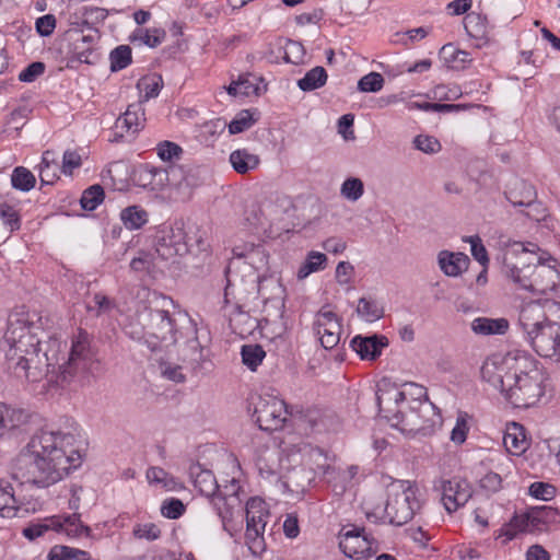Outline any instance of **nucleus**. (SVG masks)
<instances>
[{"mask_svg":"<svg viewBox=\"0 0 560 560\" xmlns=\"http://www.w3.org/2000/svg\"><path fill=\"white\" fill-rule=\"evenodd\" d=\"M241 355L242 362L250 371H256L266 357V352L260 345H244L241 350Z\"/></svg>","mask_w":560,"mask_h":560,"instance_id":"41","label":"nucleus"},{"mask_svg":"<svg viewBox=\"0 0 560 560\" xmlns=\"http://www.w3.org/2000/svg\"><path fill=\"white\" fill-rule=\"evenodd\" d=\"M253 122L250 114L247 110H243L229 124V132L231 135L241 133L248 129Z\"/></svg>","mask_w":560,"mask_h":560,"instance_id":"57","label":"nucleus"},{"mask_svg":"<svg viewBox=\"0 0 560 560\" xmlns=\"http://www.w3.org/2000/svg\"><path fill=\"white\" fill-rule=\"evenodd\" d=\"M380 413L393 422L401 425V430L424 431L431 424L428 419L420 421L424 415H435V406L429 401L427 388L416 383L405 384L402 390L396 388L380 389L377 393Z\"/></svg>","mask_w":560,"mask_h":560,"instance_id":"5","label":"nucleus"},{"mask_svg":"<svg viewBox=\"0 0 560 560\" xmlns=\"http://www.w3.org/2000/svg\"><path fill=\"white\" fill-rule=\"evenodd\" d=\"M327 257L325 254L319 252H310L306 256L305 261L298 270V278L305 279L311 273L324 269Z\"/></svg>","mask_w":560,"mask_h":560,"instance_id":"39","label":"nucleus"},{"mask_svg":"<svg viewBox=\"0 0 560 560\" xmlns=\"http://www.w3.org/2000/svg\"><path fill=\"white\" fill-rule=\"evenodd\" d=\"M530 293L560 299V262L547 252H541L534 262Z\"/></svg>","mask_w":560,"mask_h":560,"instance_id":"8","label":"nucleus"},{"mask_svg":"<svg viewBox=\"0 0 560 560\" xmlns=\"http://www.w3.org/2000/svg\"><path fill=\"white\" fill-rule=\"evenodd\" d=\"M45 71V65L43 62L36 61L28 65L24 70H22L19 74V80L22 82H33L42 75Z\"/></svg>","mask_w":560,"mask_h":560,"instance_id":"61","label":"nucleus"},{"mask_svg":"<svg viewBox=\"0 0 560 560\" xmlns=\"http://www.w3.org/2000/svg\"><path fill=\"white\" fill-rule=\"evenodd\" d=\"M233 257L225 268L226 288L240 287L248 293H257L265 304V312L268 304L278 310L282 317L284 302V289L278 279L260 276L258 272L268 269L269 253L262 243L243 242L235 244L232 248Z\"/></svg>","mask_w":560,"mask_h":560,"instance_id":"4","label":"nucleus"},{"mask_svg":"<svg viewBox=\"0 0 560 560\" xmlns=\"http://www.w3.org/2000/svg\"><path fill=\"white\" fill-rule=\"evenodd\" d=\"M439 266L450 277H457L468 268L469 257L464 253L442 250L439 253Z\"/></svg>","mask_w":560,"mask_h":560,"instance_id":"28","label":"nucleus"},{"mask_svg":"<svg viewBox=\"0 0 560 560\" xmlns=\"http://www.w3.org/2000/svg\"><path fill=\"white\" fill-rule=\"evenodd\" d=\"M73 434L40 430L33 434L13 463V477L21 483L46 488L62 480L81 463Z\"/></svg>","mask_w":560,"mask_h":560,"instance_id":"3","label":"nucleus"},{"mask_svg":"<svg viewBox=\"0 0 560 560\" xmlns=\"http://www.w3.org/2000/svg\"><path fill=\"white\" fill-rule=\"evenodd\" d=\"M2 350L7 370L19 380L66 387L83 384L98 369L89 334L79 330L66 357V343L57 338L54 323L36 313H14L9 316Z\"/></svg>","mask_w":560,"mask_h":560,"instance_id":"1","label":"nucleus"},{"mask_svg":"<svg viewBox=\"0 0 560 560\" xmlns=\"http://www.w3.org/2000/svg\"><path fill=\"white\" fill-rule=\"evenodd\" d=\"M534 260L516 250H506L503 255L502 272L518 290L530 291Z\"/></svg>","mask_w":560,"mask_h":560,"instance_id":"13","label":"nucleus"},{"mask_svg":"<svg viewBox=\"0 0 560 560\" xmlns=\"http://www.w3.org/2000/svg\"><path fill=\"white\" fill-rule=\"evenodd\" d=\"M34 174L24 166H16L11 174V185L20 191H30L35 187Z\"/></svg>","mask_w":560,"mask_h":560,"instance_id":"38","label":"nucleus"},{"mask_svg":"<svg viewBox=\"0 0 560 560\" xmlns=\"http://www.w3.org/2000/svg\"><path fill=\"white\" fill-rule=\"evenodd\" d=\"M288 415L285 402L271 395L260 396L254 412L259 429L270 432L282 429Z\"/></svg>","mask_w":560,"mask_h":560,"instance_id":"12","label":"nucleus"},{"mask_svg":"<svg viewBox=\"0 0 560 560\" xmlns=\"http://www.w3.org/2000/svg\"><path fill=\"white\" fill-rule=\"evenodd\" d=\"M384 78L378 72H370L358 82V90L365 93H375L382 90Z\"/></svg>","mask_w":560,"mask_h":560,"instance_id":"50","label":"nucleus"},{"mask_svg":"<svg viewBox=\"0 0 560 560\" xmlns=\"http://www.w3.org/2000/svg\"><path fill=\"white\" fill-rule=\"evenodd\" d=\"M542 306L536 302H530L521 308L518 323L526 337L538 331L542 325L549 323Z\"/></svg>","mask_w":560,"mask_h":560,"instance_id":"23","label":"nucleus"},{"mask_svg":"<svg viewBox=\"0 0 560 560\" xmlns=\"http://www.w3.org/2000/svg\"><path fill=\"white\" fill-rule=\"evenodd\" d=\"M161 514L170 520H177L186 512V506L182 500L177 498L165 499L161 504Z\"/></svg>","mask_w":560,"mask_h":560,"instance_id":"49","label":"nucleus"},{"mask_svg":"<svg viewBox=\"0 0 560 560\" xmlns=\"http://www.w3.org/2000/svg\"><path fill=\"white\" fill-rule=\"evenodd\" d=\"M388 346V339L383 335L368 337L355 336L350 341V347L362 360L373 361L382 354V350Z\"/></svg>","mask_w":560,"mask_h":560,"instance_id":"20","label":"nucleus"},{"mask_svg":"<svg viewBox=\"0 0 560 560\" xmlns=\"http://www.w3.org/2000/svg\"><path fill=\"white\" fill-rule=\"evenodd\" d=\"M132 535L137 539L153 541L160 538L161 529L154 523L137 524L133 526Z\"/></svg>","mask_w":560,"mask_h":560,"instance_id":"51","label":"nucleus"},{"mask_svg":"<svg viewBox=\"0 0 560 560\" xmlns=\"http://www.w3.org/2000/svg\"><path fill=\"white\" fill-rule=\"evenodd\" d=\"M364 192L363 182L358 177L347 178L340 188V194L343 198L350 201L359 200Z\"/></svg>","mask_w":560,"mask_h":560,"instance_id":"48","label":"nucleus"},{"mask_svg":"<svg viewBox=\"0 0 560 560\" xmlns=\"http://www.w3.org/2000/svg\"><path fill=\"white\" fill-rule=\"evenodd\" d=\"M509 328V323L504 318H487V317H478L472 320L471 329L474 332L478 335H494V334H504Z\"/></svg>","mask_w":560,"mask_h":560,"instance_id":"32","label":"nucleus"},{"mask_svg":"<svg viewBox=\"0 0 560 560\" xmlns=\"http://www.w3.org/2000/svg\"><path fill=\"white\" fill-rule=\"evenodd\" d=\"M464 27L468 36L477 40L478 47L489 43L490 27L485 15L476 12L468 13L464 19Z\"/></svg>","mask_w":560,"mask_h":560,"instance_id":"25","label":"nucleus"},{"mask_svg":"<svg viewBox=\"0 0 560 560\" xmlns=\"http://www.w3.org/2000/svg\"><path fill=\"white\" fill-rule=\"evenodd\" d=\"M229 161L233 170L241 175L255 171L260 164L259 155L245 148L232 151Z\"/></svg>","mask_w":560,"mask_h":560,"instance_id":"30","label":"nucleus"},{"mask_svg":"<svg viewBox=\"0 0 560 560\" xmlns=\"http://www.w3.org/2000/svg\"><path fill=\"white\" fill-rule=\"evenodd\" d=\"M30 113L31 110L27 106H20L10 114L8 124L15 130H19L24 125Z\"/></svg>","mask_w":560,"mask_h":560,"instance_id":"64","label":"nucleus"},{"mask_svg":"<svg viewBox=\"0 0 560 560\" xmlns=\"http://www.w3.org/2000/svg\"><path fill=\"white\" fill-rule=\"evenodd\" d=\"M544 377L537 368L524 372L515 368L513 380L509 383L504 397L515 408L535 406L545 393Z\"/></svg>","mask_w":560,"mask_h":560,"instance_id":"7","label":"nucleus"},{"mask_svg":"<svg viewBox=\"0 0 560 560\" xmlns=\"http://www.w3.org/2000/svg\"><path fill=\"white\" fill-rule=\"evenodd\" d=\"M36 32L43 36L47 37L54 33L56 27V18L54 14H46L36 20L35 23Z\"/></svg>","mask_w":560,"mask_h":560,"instance_id":"60","label":"nucleus"},{"mask_svg":"<svg viewBox=\"0 0 560 560\" xmlns=\"http://www.w3.org/2000/svg\"><path fill=\"white\" fill-rule=\"evenodd\" d=\"M48 560H91L88 551L69 546H55L48 553Z\"/></svg>","mask_w":560,"mask_h":560,"instance_id":"40","label":"nucleus"},{"mask_svg":"<svg viewBox=\"0 0 560 560\" xmlns=\"http://www.w3.org/2000/svg\"><path fill=\"white\" fill-rule=\"evenodd\" d=\"M413 142L416 148L424 153H435L441 149L438 139L430 136H417Z\"/></svg>","mask_w":560,"mask_h":560,"instance_id":"58","label":"nucleus"},{"mask_svg":"<svg viewBox=\"0 0 560 560\" xmlns=\"http://www.w3.org/2000/svg\"><path fill=\"white\" fill-rule=\"evenodd\" d=\"M211 504L217 512L222 525V529L228 532L231 536L228 525L232 521L234 513L241 510L242 500L240 497L225 498L224 495L214 494L211 499Z\"/></svg>","mask_w":560,"mask_h":560,"instance_id":"24","label":"nucleus"},{"mask_svg":"<svg viewBox=\"0 0 560 560\" xmlns=\"http://www.w3.org/2000/svg\"><path fill=\"white\" fill-rule=\"evenodd\" d=\"M527 340L537 354L555 359L559 347L560 327L556 323L549 322L542 325L538 331L527 337Z\"/></svg>","mask_w":560,"mask_h":560,"instance_id":"18","label":"nucleus"},{"mask_svg":"<svg viewBox=\"0 0 560 560\" xmlns=\"http://www.w3.org/2000/svg\"><path fill=\"white\" fill-rule=\"evenodd\" d=\"M80 517L81 515L77 512L71 515H54V520H58L59 523V525L56 526L55 532L65 534L71 538L90 536L91 528L84 525Z\"/></svg>","mask_w":560,"mask_h":560,"instance_id":"26","label":"nucleus"},{"mask_svg":"<svg viewBox=\"0 0 560 560\" xmlns=\"http://www.w3.org/2000/svg\"><path fill=\"white\" fill-rule=\"evenodd\" d=\"M81 156L75 151H66L62 156V172L66 175H71L74 168L80 167Z\"/></svg>","mask_w":560,"mask_h":560,"instance_id":"63","label":"nucleus"},{"mask_svg":"<svg viewBox=\"0 0 560 560\" xmlns=\"http://www.w3.org/2000/svg\"><path fill=\"white\" fill-rule=\"evenodd\" d=\"M110 70L113 72L120 71L131 63V48L127 45L116 47L109 54Z\"/></svg>","mask_w":560,"mask_h":560,"instance_id":"44","label":"nucleus"},{"mask_svg":"<svg viewBox=\"0 0 560 560\" xmlns=\"http://www.w3.org/2000/svg\"><path fill=\"white\" fill-rule=\"evenodd\" d=\"M58 520H54V516L46 517L39 523L30 524L27 527L23 529V535L30 539L34 540L40 536H43L48 530H54L56 526H58Z\"/></svg>","mask_w":560,"mask_h":560,"instance_id":"45","label":"nucleus"},{"mask_svg":"<svg viewBox=\"0 0 560 560\" xmlns=\"http://www.w3.org/2000/svg\"><path fill=\"white\" fill-rule=\"evenodd\" d=\"M145 116L143 101L130 104L115 121L116 131L135 135L144 127Z\"/></svg>","mask_w":560,"mask_h":560,"instance_id":"22","label":"nucleus"},{"mask_svg":"<svg viewBox=\"0 0 560 560\" xmlns=\"http://www.w3.org/2000/svg\"><path fill=\"white\" fill-rule=\"evenodd\" d=\"M120 220L128 230H138L147 224L149 220L148 212L139 206H129L121 210Z\"/></svg>","mask_w":560,"mask_h":560,"instance_id":"33","label":"nucleus"},{"mask_svg":"<svg viewBox=\"0 0 560 560\" xmlns=\"http://www.w3.org/2000/svg\"><path fill=\"white\" fill-rule=\"evenodd\" d=\"M147 479L150 483L159 485L166 491H182L184 485L161 467H150L147 470Z\"/></svg>","mask_w":560,"mask_h":560,"instance_id":"31","label":"nucleus"},{"mask_svg":"<svg viewBox=\"0 0 560 560\" xmlns=\"http://www.w3.org/2000/svg\"><path fill=\"white\" fill-rule=\"evenodd\" d=\"M442 493V502L448 513L457 511L465 505L471 497V489L467 481L460 478L450 480L442 479L439 486Z\"/></svg>","mask_w":560,"mask_h":560,"instance_id":"16","label":"nucleus"},{"mask_svg":"<svg viewBox=\"0 0 560 560\" xmlns=\"http://www.w3.org/2000/svg\"><path fill=\"white\" fill-rule=\"evenodd\" d=\"M194 485L202 495L209 499L219 491L217 479L210 470H200L197 472L194 479Z\"/></svg>","mask_w":560,"mask_h":560,"instance_id":"37","label":"nucleus"},{"mask_svg":"<svg viewBox=\"0 0 560 560\" xmlns=\"http://www.w3.org/2000/svg\"><path fill=\"white\" fill-rule=\"evenodd\" d=\"M468 433V424L465 416H458L456 424L451 432V440L454 443L462 444L466 441Z\"/></svg>","mask_w":560,"mask_h":560,"instance_id":"62","label":"nucleus"},{"mask_svg":"<svg viewBox=\"0 0 560 560\" xmlns=\"http://www.w3.org/2000/svg\"><path fill=\"white\" fill-rule=\"evenodd\" d=\"M68 42V52L80 62L94 65L98 60L96 45L101 38L100 32L88 22L81 26L70 27L65 33Z\"/></svg>","mask_w":560,"mask_h":560,"instance_id":"9","label":"nucleus"},{"mask_svg":"<svg viewBox=\"0 0 560 560\" xmlns=\"http://www.w3.org/2000/svg\"><path fill=\"white\" fill-rule=\"evenodd\" d=\"M465 242L470 244L471 255L474 258L479 261L482 266H486L489 262L487 249L483 246L481 238L478 235L467 236L464 238Z\"/></svg>","mask_w":560,"mask_h":560,"instance_id":"56","label":"nucleus"},{"mask_svg":"<svg viewBox=\"0 0 560 560\" xmlns=\"http://www.w3.org/2000/svg\"><path fill=\"white\" fill-rule=\"evenodd\" d=\"M261 79L253 74H242L238 77L236 81H232L231 84L226 88V92L231 96H258L261 93V88L259 82Z\"/></svg>","mask_w":560,"mask_h":560,"instance_id":"29","label":"nucleus"},{"mask_svg":"<svg viewBox=\"0 0 560 560\" xmlns=\"http://www.w3.org/2000/svg\"><path fill=\"white\" fill-rule=\"evenodd\" d=\"M305 48L296 40H289L285 46V60L288 62L300 65L304 62Z\"/></svg>","mask_w":560,"mask_h":560,"instance_id":"55","label":"nucleus"},{"mask_svg":"<svg viewBox=\"0 0 560 560\" xmlns=\"http://www.w3.org/2000/svg\"><path fill=\"white\" fill-rule=\"evenodd\" d=\"M163 81L160 75H144L137 82V89L141 94L140 101L147 102L150 98L156 97L162 89Z\"/></svg>","mask_w":560,"mask_h":560,"instance_id":"36","label":"nucleus"},{"mask_svg":"<svg viewBox=\"0 0 560 560\" xmlns=\"http://www.w3.org/2000/svg\"><path fill=\"white\" fill-rule=\"evenodd\" d=\"M558 511L548 505L533 506L526 512L516 514L504 529L508 539H513L518 533H540L549 524L555 523Z\"/></svg>","mask_w":560,"mask_h":560,"instance_id":"11","label":"nucleus"},{"mask_svg":"<svg viewBox=\"0 0 560 560\" xmlns=\"http://www.w3.org/2000/svg\"><path fill=\"white\" fill-rule=\"evenodd\" d=\"M245 514L246 545L252 555L256 557L261 556V553L266 549L264 533L267 524V518L269 517V511L267 509L266 502L260 498H250L246 502Z\"/></svg>","mask_w":560,"mask_h":560,"instance_id":"10","label":"nucleus"},{"mask_svg":"<svg viewBox=\"0 0 560 560\" xmlns=\"http://www.w3.org/2000/svg\"><path fill=\"white\" fill-rule=\"evenodd\" d=\"M153 172V165L150 164H143L140 165L138 168L135 170L132 175L133 183L142 188L152 190V178L154 175H152Z\"/></svg>","mask_w":560,"mask_h":560,"instance_id":"52","label":"nucleus"},{"mask_svg":"<svg viewBox=\"0 0 560 560\" xmlns=\"http://www.w3.org/2000/svg\"><path fill=\"white\" fill-rule=\"evenodd\" d=\"M422 501L416 483L396 480L387 488L385 517L396 526L407 524L420 511Z\"/></svg>","mask_w":560,"mask_h":560,"instance_id":"6","label":"nucleus"},{"mask_svg":"<svg viewBox=\"0 0 560 560\" xmlns=\"http://www.w3.org/2000/svg\"><path fill=\"white\" fill-rule=\"evenodd\" d=\"M105 194L101 185H92L86 188L80 199L82 209L86 211L95 210L104 200Z\"/></svg>","mask_w":560,"mask_h":560,"instance_id":"42","label":"nucleus"},{"mask_svg":"<svg viewBox=\"0 0 560 560\" xmlns=\"http://www.w3.org/2000/svg\"><path fill=\"white\" fill-rule=\"evenodd\" d=\"M481 489L495 493L502 488V478L499 474L489 471L479 481Z\"/></svg>","mask_w":560,"mask_h":560,"instance_id":"59","label":"nucleus"},{"mask_svg":"<svg viewBox=\"0 0 560 560\" xmlns=\"http://www.w3.org/2000/svg\"><path fill=\"white\" fill-rule=\"evenodd\" d=\"M357 313L366 322H375L383 316V308L375 301L361 298L358 303Z\"/></svg>","mask_w":560,"mask_h":560,"instance_id":"47","label":"nucleus"},{"mask_svg":"<svg viewBox=\"0 0 560 560\" xmlns=\"http://www.w3.org/2000/svg\"><path fill=\"white\" fill-rule=\"evenodd\" d=\"M0 219L3 225L10 231L15 232L21 229V217L19 211L8 202L0 203Z\"/></svg>","mask_w":560,"mask_h":560,"instance_id":"46","label":"nucleus"},{"mask_svg":"<svg viewBox=\"0 0 560 560\" xmlns=\"http://www.w3.org/2000/svg\"><path fill=\"white\" fill-rule=\"evenodd\" d=\"M503 445L512 455L523 454L528 447L524 427L516 422L509 424L503 435Z\"/></svg>","mask_w":560,"mask_h":560,"instance_id":"27","label":"nucleus"},{"mask_svg":"<svg viewBox=\"0 0 560 560\" xmlns=\"http://www.w3.org/2000/svg\"><path fill=\"white\" fill-rule=\"evenodd\" d=\"M339 548L343 555L353 560H366L375 553L374 539L364 528L342 529L339 535Z\"/></svg>","mask_w":560,"mask_h":560,"instance_id":"14","label":"nucleus"},{"mask_svg":"<svg viewBox=\"0 0 560 560\" xmlns=\"http://www.w3.org/2000/svg\"><path fill=\"white\" fill-rule=\"evenodd\" d=\"M170 306H174L171 298L147 291V304L129 319L124 331L130 339L145 342L151 350L183 340V361L196 369L203 358L197 326L187 313H171Z\"/></svg>","mask_w":560,"mask_h":560,"instance_id":"2","label":"nucleus"},{"mask_svg":"<svg viewBox=\"0 0 560 560\" xmlns=\"http://www.w3.org/2000/svg\"><path fill=\"white\" fill-rule=\"evenodd\" d=\"M30 419L31 413L26 409L0 402V439L23 428Z\"/></svg>","mask_w":560,"mask_h":560,"instance_id":"21","label":"nucleus"},{"mask_svg":"<svg viewBox=\"0 0 560 560\" xmlns=\"http://www.w3.org/2000/svg\"><path fill=\"white\" fill-rule=\"evenodd\" d=\"M314 330L325 349H332L339 343L341 324L334 312L320 310L315 317Z\"/></svg>","mask_w":560,"mask_h":560,"instance_id":"17","label":"nucleus"},{"mask_svg":"<svg viewBox=\"0 0 560 560\" xmlns=\"http://www.w3.org/2000/svg\"><path fill=\"white\" fill-rule=\"evenodd\" d=\"M165 32L161 28H138L132 34V40L144 44L151 48L158 47L164 39Z\"/></svg>","mask_w":560,"mask_h":560,"instance_id":"43","label":"nucleus"},{"mask_svg":"<svg viewBox=\"0 0 560 560\" xmlns=\"http://www.w3.org/2000/svg\"><path fill=\"white\" fill-rule=\"evenodd\" d=\"M155 252L164 260H172L188 252L185 233L180 228H165L159 231L155 242Z\"/></svg>","mask_w":560,"mask_h":560,"instance_id":"15","label":"nucleus"},{"mask_svg":"<svg viewBox=\"0 0 560 560\" xmlns=\"http://www.w3.org/2000/svg\"><path fill=\"white\" fill-rule=\"evenodd\" d=\"M481 377L494 388L504 394L509 383L513 380V371L506 361L487 359L481 369Z\"/></svg>","mask_w":560,"mask_h":560,"instance_id":"19","label":"nucleus"},{"mask_svg":"<svg viewBox=\"0 0 560 560\" xmlns=\"http://www.w3.org/2000/svg\"><path fill=\"white\" fill-rule=\"evenodd\" d=\"M183 149L172 141H162L156 145V154L163 161L179 159Z\"/></svg>","mask_w":560,"mask_h":560,"instance_id":"53","label":"nucleus"},{"mask_svg":"<svg viewBox=\"0 0 560 560\" xmlns=\"http://www.w3.org/2000/svg\"><path fill=\"white\" fill-rule=\"evenodd\" d=\"M528 493L535 499L542 501L551 500L556 494V488L546 482H533L528 488Z\"/></svg>","mask_w":560,"mask_h":560,"instance_id":"54","label":"nucleus"},{"mask_svg":"<svg viewBox=\"0 0 560 560\" xmlns=\"http://www.w3.org/2000/svg\"><path fill=\"white\" fill-rule=\"evenodd\" d=\"M327 81L326 70L317 66L311 69L306 74L298 81V86L302 91H313L322 88Z\"/></svg>","mask_w":560,"mask_h":560,"instance_id":"35","label":"nucleus"},{"mask_svg":"<svg viewBox=\"0 0 560 560\" xmlns=\"http://www.w3.org/2000/svg\"><path fill=\"white\" fill-rule=\"evenodd\" d=\"M16 499L14 497V490L5 479H0V514L3 517L15 516L16 512Z\"/></svg>","mask_w":560,"mask_h":560,"instance_id":"34","label":"nucleus"}]
</instances>
